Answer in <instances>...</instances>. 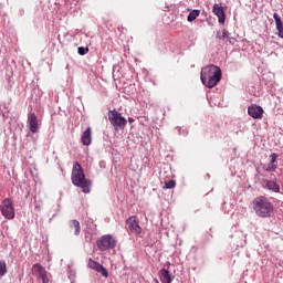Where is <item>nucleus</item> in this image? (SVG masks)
I'll use <instances>...</instances> for the list:
<instances>
[{"mask_svg": "<svg viewBox=\"0 0 283 283\" xmlns=\"http://www.w3.org/2000/svg\"><path fill=\"white\" fill-rule=\"evenodd\" d=\"M252 207L255 212V216H259L261 218H270L274 213L273 203L264 196L256 197L252 201Z\"/></svg>", "mask_w": 283, "mask_h": 283, "instance_id": "nucleus-3", "label": "nucleus"}, {"mask_svg": "<svg viewBox=\"0 0 283 283\" xmlns=\"http://www.w3.org/2000/svg\"><path fill=\"white\" fill-rule=\"evenodd\" d=\"M70 228L74 230V235L78 237L82 231L81 222L77 220L73 219L70 221Z\"/></svg>", "mask_w": 283, "mask_h": 283, "instance_id": "nucleus-17", "label": "nucleus"}, {"mask_svg": "<svg viewBox=\"0 0 283 283\" xmlns=\"http://www.w3.org/2000/svg\"><path fill=\"white\" fill-rule=\"evenodd\" d=\"M279 38H280V39H283V31H280V32H279Z\"/></svg>", "mask_w": 283, "mask_h": 283, "instance_id": "nucleus-24", "label": "nucleus"}, {"mask_svg": "<svg viewBox=\"0 0 283 283\" xmlns=\"http://www.w3.org/2000/svg\"><path fill=\"white\" fill-rule=\"evenodd\" d=\"M159 277L161 283H171L170 272L166 269L160 270Z\"/></svg>", "mask_w": 283, "mask_h": 283, "instance_id": "nucleus-16", "label": "nucleus"}, {"mask_svg": "<svg viewBox=\"0 0 283 283\" xmlns=\"http://www.w3.org/2000/svg\"><path fill=\"white\" fill-rule=\"evenodd\" d=\"M274 19H275L277 32H283V22H282V20H281L280 14L274 13Z\"/></svg>", "mask_w": 283, "mask_h": 283, "instance_id": "nucleus-19", "label": "nucleus"}, {"mask_svg": "<svg viewBox=\"0 0 283 283\" xmlns=\"http://www.w3.org/2000/svg\"><path fill=\"white\" fill-rule=\"evenodd\" d=\"M270 163L263 166V170L268 172H274L277 169V155L272 153L270 155Z\"/></svg>", "mask_w": 283, "mask_h": 283, "instance_id": "nucleus-13", "label": "nucleus"}, {"mask_svg": "<svg viewBox=\"0 0 283 283\" xmlns=\"http://www.w3.org/2000/svg\"><path fill=\"white\" fill-rule=\"evenodd\" d=\"M201 14L200 10H192L190 11L189 15H188V22H193L197 18H199Z\"/></svg>", "mask_w": 283, "mask_h": 283, "instance_id": "nucleus-18", "label": "nucleus"}, {"mask_svg": "<svg viewBox=\"0 0 283 283\" xmlns=\"http://www.w3.org/2000/svg\"><path fill=\"white\" fill-rule=\"evenodd\" d=\"M72 184L78 188H81L82 192L90 193L92 182L90 179L85 177V172L80 163H74L71 174Z\"/></svg>", "mask_w": 283, "mask_h": 283, "instance_id": "nucleus-2", "label": "nucleus"}, {"mask_svg": "<svg viewBox=\"0 0 283 283\" xmlns=\"http://www.w3.org/2000/svg\"><path fill=\"white\" fill-rule=\"evenodd\" d=\"M221 77H222V73L220 67L213 64H210L205 69H201L200 80H201V83H203V85L208 88L216 87L221 81Z\"/></svg>", "mask_w": 283, "mask_h": 283, "instance_id": "nucleus-1", "label": "nucleus"}, {"mask_svg": "<svg viewBox=\"0 0 283 283\" xmlns=\"http://www.w3.org/2000/svg\"><path fill=\"white\" fill-rule=\"evenodd\" d=\"M126 223L130 233L136 235L142 233V227L139 226L137 217H130L129 219H127Z\"/></svg>", "mask_w": 283, "mask_h": 283, "instance_id": "nucleus-9", "label": "nucleus"}, {"mask_svg": "<svg viewBox=\"0 0 283 283\" xmlns=\"http://www.w3.org/2000/svg\"><path fill=\"white\" fill-rule=\"evenodd\" d=\"M217 39L227 42V40L229 39V32L226 29H223L222 32L217 33Z\"/></svg>", "mask_w": 283, "mask_h": 283, "instance_id": "nucleus-20", "label": "nucleus"}, {"mask_svg": "<svg viewBox=\"0 0 283 283\" xmlns=\"http://www.w3.org/2000/svg\"><path fill=\"white\" fill-rule=\"evenodd\" d=\"M154 281H155V283H158L157 279H155Z\"/></svg>", "mask_w": 283, "mask_h": 283, "instance_id": "nucleus-26", "label": "nucleus"}, {"mask_svg": "<svg viewBox=\"0 0 283 283\" xmlns=\"http://www.w3.org/2000/svg\"><path fill=\"white\" fill-rule=\"evenodd\" d=\"M271 179H272V180H276L275 175H271Z\"/></svg>", "mask_w": 283, "mask_h": 283, "instance_id": "nucleus-25", "label": "nucleus"}, {"mask_svg": "<svg viewBox=\"0 0 283 283\" xmlns=\"http://www.w3.org/2000/svg\"><path fill=\"white\" fill-rule=\"evenodd\" d=\"M81 143L84 146H91L92 144V128L87 127L86 130L84 133H82L81 136Z\"/></svg>", "mask_w": 283, "mask_h": 283, "instance_id": "nucleus-15", "label": "nucleus"}, {"mask_svg": "<svg viewBox=\"0 0 283 283\" xmlns=\"http://www.w3.org/2000/svg\"><path fill=\"white\" fill-rule=\"evenodd\" d=\"M176 186L177 182L174 179H170L165 184L164 189H174Z\"/></svg>", "mask_w": 283, "mask_h": 283, "instance_id": "nucleus-21", "label": "nucleus"}, {"mask_svg": "<svg viewBox=\"0 0 283 283\" xmlns=\"http://www.w3.org/2000/svg\"><path fill=\"white\" fill-rule=\"evenodd\" d=\"M27 124L29 125V129L32 134L39 133L40 124L35 113L29 114V116L27 117Z\"/></svg>", "mask_w": 283, "mask_h": 283, "instance_id": "nucleus-8", "label": "nucleus"}, {"mask_svg": "<svg viewBox=\"0 0 283 283\" xmlns=\"http://www.w3.org/2000/svg\"><path fill=\"white\" fill-rule=\"evenodd\" d=\"M108 120L116 132L123 130L127 125L126 118L122 116V113L117 112L116 109L109 111Z\"/></svg>", "mask_w": 283, "mask_h": 283, "instance_id": "nucleus-4", "label": "nucleus"}, {"mask_svg": "<svg viewBox=\"0 0 283 283\" xmlns=\"http://www.w3.org/2000/svg\"><path fill=\"white\" fill-rule=\"evenodd\" d=\"M213 14L217 17V19H219V23L221 25L226 24V11H224L223 7H221L220 4L216 3L213 6Z\"/></svg>", "mask_w": 283, "mask_h": 283, "instance_id": "nucleus-12", "label": "nucleus"}, {"mask_svg": "<svg viewBox=\"0 0 283 283\" xmlns=\"http://www.w3.org/2000/svg\"><path fill=\"white\" fill-rule=\"evenodd\" d=\"M1 216L7 220H13L15 217L13 201L10 198H6L0 203Z\"/></svg>", "mask_w": 283, "mask_h": 283, "instance_id": "nucleus-5", "label": "nucleus"}, {"mask_svg": "<svg viewBox=\"0 0 283 283\" xmlns=\"http://www.w3.org/2000/svg\"><path fill=\"white\" fill-rule=\"evenodd\" d=\"M77 52H78V54H80L81 56H83V55H85L86 52H90V49H88V48H86V49H84V48H78V49H77Z\"/></svg>", "mask_w": 283, "mask_h": 283, "instance_id": "nucleus-23", "label": "nucleus"}, {"mask_svg": "<svg viewBox=\"0 0 283 283\" xmlns=\"http://www.w3.org/2000/svg\"><path fill=\"white\" fill-rule=\"evenodd\" d=\"M262 186L264 189L274 191L275 193L280 192L281 188L274 180L263 179Z\"/></svg>", "mask_w": 283, "mask_h": 283, "instance_id": "nucleus-14", "label": "nucleus"}, {"mask_svg": "<svg viewBox=\"0 0 283 283\" xmlns=\"http://www.w3.org/2000/svg\"><path fill=\"white\" fill-rule=\"evenodd\" d=\"M87 266H88V269L101 273L103 277H108L107 269L104 265L99 264L97 261L90 259Z\"/></svg>", "mask_w": 283, "mask_h": 283, "instance_id": "nucleus-10", "label": "nucleus"}, {"mask_svg": "<svg viewBox=\"0 0 283 283\" xmlns=\"http://www.w3.org/2000/svg\"><path fill=\"white\" fill-rule=\"evenodd\" d=\"M248 115L251 116L253 119H262L264 115V109L256 104H252L248 107Z\"/></svg>", "mask_w": 283, "mask_h": 283, "instance_id": "nucleus-11", "label": "nucleus"}, {"mask_svg": "<svg viewBox=\"0 0 283 283\" xmlns=\"http://www.w3.org/2000/svg\"><path fill=\"white\" fill-rule=\"evenodd\" d=\"M32 274L39 280H41L42 283H50V279H48V272L41 264H33Z\"/></svg>", "mask_w": 283, "mask_h": 283, "instance_id": "nucleus-7", "label": "nucleus"}, {"mask_svg": "<svg viewBox=\"0 0 283 283\" xmlns=\"http://www.w3.org/2000/svg\"><path fill=\"white\" fill-rule=\"evenodd\" d=\"M7 273V263L6 261H0V276H4Z\"/></svg>", "mask_w": 283, "mask_h": 283, "instance_id": "nucleus-22", "label": "nucleus"}, {"mask_svg": "<svg viewBox=\"0 0 283 283\" xmlns=\"http://www.w3.org/2000/svg\"><path fill=\"white\" fill-rule=\"evenodd\" d=\"M96 244L97 249H99L101 251L113 250L116 247V239L111 234H105L97 240Z\"/></svg>", "mask_w": 283, "mask_h": 283, "instance_id": "nucleus-6", "label": "nucleus"}]
</instances>
